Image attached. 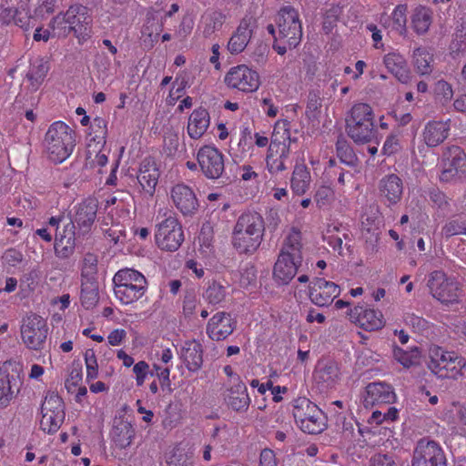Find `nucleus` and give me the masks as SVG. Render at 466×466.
<instances>
[{"instance_id": "f257e3e1", "label": "nucleus", "mask_w": 466, "mask_h": 466, "mask_svg": "<svg viewBox=\"0 0 466 466\" xmlns=\"http://www.w3.org/2000/svg\"><path fill=\"white\" fill-rule=\"evenodd\" d=\"M301 234L292 229L285 238L273 268L274 280L286 285L296 276L302 262Z\"/></svg>"}, {"instance_id": "f03ea898", "label": "nucleus", "mask_w": 466, "mask_h": 466, "mask_svg": "<svg viewBox=\"0 0 466 466\" xmlns=\"http://www.w3.org/2000/svg\"><path fill=\"white\" fill-rule=\"evenodd\" d=\"M264 234V223L258 213L242 214L232 232V245L241 254H252L260 246Z\"/></svg>"}, {"instance_id": "7ed1b4c3", "label": "nucleus", "mask_w": 466, "mask_h": 466, "mask_svg": "<svg viewBox=\"0 0 466 466\" xmlns=\"http://www.w3.org/2000/svg\"><path fill=\"white\" fill-rule=\"evenodd\" d=\"M76 147V134L74 130L63 121H56L47 128L43 147L46 157L60 164L67 159Z\"/></svg>"}, {"instance_id": "20e7f679", "label": "nucleus", "mask_w": 466, "mask_h": 466, "mask_svg": "<svg viewBox=\"0 0 466 466\" xmlns=\"http://www.w3.org/2000/svg\"><path fill=\"white\" fill-rule=\"evenodd\" d=\"M346 122L348 135L355 143H369L375 137L374 112L369 104H355Z\"/></svg>"}, {"instance_id": "39448f33", "label": "nucleus", "mask_w": 466, "mask_h": 466, "mask_svg": "<svg viewBox=\"0 0 466 466\" xmlns=\"http://www.w3.org/2000/svg\"><path fill=\"white\" fill-rule=\"evenodd\" d=\"M113 282L115 296L124 305L139 299L147 287L145 276L133 268L118 270L113 278Z\"/></svg>"}, {"instance_id": "423d86ee", "label": "nucleus", "mask_w": 466, "mask_h": 466, "mask_svg": "<svg viewBox=\"0 0 466 466\" xmlns=\"http://www.w3.org/2000/svg\"><path fill=\"white\" fill-rule=\"evenodd\" d=\"M430 370L441 379L456 380L466 370V360L454 351L433 347L430 351Z\"/></svg>"}, {"instance_id": "0eeeda50", "label": "nucleus", "mask_w": 466, "mask_h": 466, "mask_svg": "<svg viewBox=\"0 0 466 466\" xmlns=\"http://www.w3.org/2000/svg\"><path fill=\"white\" fill-rule=\"evenodd\" d=\"M292 412L298 427L306 433L319 434L326 429L323 411L307 398L297 399Z\"/></svg>"}, {"instance_id": "6e6552de", "label": "nucleus", "mask_w": 466, "mask_h": 466, "mask_svg": "<svg viewBox=\"0 0 466 466\" xmlns=\"http://www.w3.org/2000/svg\"><path fill=\"white\" fill-rule=\"evenodd\" d=\"M427 288L431 297L443 305H453L460 301L461 290L459 282L442 270L430 273Z\"/></svg>"}, {"instance_id": "1a4fd4ad", "label": "nucleus", "mask_w": 466, "mask_h": 466, "mask_svg": "<svg viewBox=\"0 0 466 466\" xmlns=\"http://www.w3.org/2000/svg\"><path fill=\"white\" fill-rule=\"evenodd\" d=\"M278 35L275 38L287 44L289 47H296L302 38V25L297 10L291 6H285L279 10L276 17Z\"/></svg>"}, {"instance_id": "9d476101", "label": "nucleus", "mask_w": 466, "mask_h": 466, "mask_svg": "<svg viewBox=\"0 0 466 466\" xmlns=\"http://www.w3.org/2000/svg\"><path fill=\"white\" fill-rule=\"evenodd\" d=\"M20 333L23 343L28 349L41 350L48 334L47 323L38 315H27L22 320Z\"/></svg>"}, {"instance_id": "9b49d317", "label": "nucleus", "mask_w": 466, "mask_h": 466, "mask_svg": "<svg viewBox=\"0 0 466 466\" xmlns=\"http://www.w3.org/2000/svg\"><path fill=\"white\" fill-rule=\"evenodd\" d=\"M155 239L157 247L166 251H176L184 241V233L178 220L167 216L157 225Z\"/></svg>"}, {"instance_id": "f8f14e48", "label": "nucleus", "mask_w": 466, "mask_h": 466, "mask_svg": "<svg viewBox=\"0 0 466 466\" xmlns=\"http://www.w3.org/2000/svg\"><path fill=\"white\" fill-rule=\"evenodd\" d=\"M40 428L47 433L58 431L65 419L63 400L56 393L46 396L41 407Z\"/></svg>"}, {"instance_id": "ddd939ff", "label": "nucleus", "mask_w": 466, "mask_h": 466, "mask_svg": "<svg viewBox=\"0 0 466 466\" xmlns=\"http://www.w3.org/2000/svg\"><path fill=\"white\" fill-rule=\"evenodd\" d=\"M226 85L243 93H253L260 86V77L256 70L246 65L233 66L225 76Z\"/></svg>"}, {"instance_id": "4468645a", "label": "nucleus", "mask_w": 466, "mask_h": 466, "mask_svg": "<svg viewBox=\"0 0 466 466\" xmlns=\"http://www.w3.org/2000/svg\"><path fill=\"white\" fill-rule=\"evenodd\" d=\"M411 466H446L442 448L434 441L420 439L414 448Z\"/></svg>"}, {"instance_id": "2eb2a0df", "label": "nucleus", "mask_w": 466, "mask_h": 466, "mask_svg": "<svg viewBox=\"0 0 466 466\" xmlns=\"http://www.w3.org/2000/svg\"><path fill=\"white\" fill-rule=\"evenodd\" d=\"M466 176V154L456 146L450 147L443 153L441 181L450 182Z\"/></svg>"}, {"instance_id": "dca6fc26", "label": "nucleus", "mask_w": 466, "mask_h": 466, "mask_svg": "<svg viewBox=\"0 0 466 466\" xmlns=\"http://www.w3.org/2000/svg\"><path fill=\"white\" fill-rule=\"evenodd\" d=\"M198 162L204 176L209 179L221 177L225 171L224 155L214 146L200 147Z\"/></svg>"}, {"instance_id": "f3484780", "label": "nucleus", "mask_w": 466, "mask_h": 466, "mask_svg": "<svg viewBox=\"0 0 466 466\" xmlns=\"http://www.w3.org/2000/svg\"><path fill=\"white\" fill-rule=\"evenodd\" d=\"M97 202L94 198H87L76 205L73 208L71 222L74 228H77L78 234L88 233L96 218Z\"/></svg>"}, {"instance_id": "a211bd4d", "label": "nucleus", "mask_w": 466, "mask_h": 466, "mask_svg": "<svg viewBox=\"0 0 466 466\" xmlns=\"http://www.w3.org/2000/svg\"><path fill=\"white\" fill-rule=\"evenodd\" d=\"M71 33L78 39L79 43L85 42L91 33V18L88 10L81 5H72L67 9Z\"/></svg>"}, {"instance_id": "6ab92c4d", "label": "nucleus", "mask_w": 466, "mask_h": 466, "mask_svg": "<svg viewBox=\"0 0 466 466\" xmlns=\"http://www.w3.org/2000/svg\"><path fill=\"white\" fill-rule=\"evenodd\" d=\"M349 317L350 321L369 331L380 329L385 325L381 311L361 306L351 309Z\"/></svg>"}, {"instance_id": "aec40b11", "label": "nucleus", "mask_w": 466, "mask_h": 466, "mask_svg": "<svg viewBox=\"0 0 466 466\" xmlns=\"http://www.w3.org/2000/svg\"><path fill=\"white\" fill-rule=\"evenodd\" d=\"M340 293L339 287L324 279H317L309 291V299L319 307L329 306Z\"/></svg>"}, {"instance_id": "412c9836", "label": "nucleus", "mask_w": 466, "mask_h": 466, "mask_svg": "<svg viewBox=\"0 0 466 466\" xmlns=\"http://www.w3.org/2000/svg\"><path fill=\"white\" fill-rule=\"evenodd\" d=\"M254 32V22L244 18L230 36L227 48L231 55H238L245 50Z\"/></svg>"}, {"instance_id": "4be33fe9", "label": "nucleus", "mask_w": 466, "mask_h": 466, "mask_svg": "<svg viewBox=\"0 0 466 466\" xmlns=\"http://www.w3.org/2000/svg\"><path fill=\"white\" fill-rule=\"evenodd\" d=\"M171 198L177 208L185 216L192 215L198 208L195 193L186 185L175 186L171 190Z\"/></svg>"}, {"instance_id": "5701e85b", "label": "nucleus", "mask_w": 466, "mask_h": 466, "mask_svg": "<svg viewBox=\"0 0 466 466\" xmlns=\"http://www.w3.org/2000/svg\"><path fill=\"white\" fill-rule=\"evenodd\" d=\"M450 130V120L429 121L423 127L421 137L428 147H435L442 144L447 139Z\"/></svg>"}, {"instance_id": "b1692460", "label": "nucleus", "mask_w": 466, "mask_h": 466, "mask_svg": "<svg viewBox=\"0 0 466 466\" xmlns=\"http://www.w3.org/2000/svg\"><path fill=\"white\" fill-rule=\"evenodd\" d=\"M234 329L231 316L226 312H218L209 319L207 333L213 340H222L228 337Z\"/></svg>"}, {"instance_id": "393cba45", "label": "nucleus", "mask_w": 466, "mask_h": 466, "mask_svg": "<svg viewBox=\"0 0 466 466\" xmlns=\"http://www.w3.org/2000/svg\"><path fill=\"white\" fill-rule=\"evenodd\" d=\"M382 63L387 70L400 82L408 83L410 72L405 57L398 51H390L383 56Z\"/></svg>"}, {"instance_id": "a878e982", "label": "nucleus", "mask_w": 466, "mask_h": 466, "mask_svg": "<svg viewBox=\"0 0 466 466\" xmlns=\"http://www.w3.org/2000/svg\"><path fill=\"white\" fill-rule=\"evenodd\" d=\"M395 393L390 385L383 382H373L366 387L364 402L366 406L390 404L395 400Z\"/></svg>"}, {"instance_id": "bb28decb", "label": "nucleus", "mask_w": 466, "mask_h": 466, "mask_svg": "<svg viewBox=\"0 0 466 466\" xmlns=\"http://www.w3.org/2000/svg\"><path fill=\"white\" fill-rule=\"evenodd\" d=\"M407 11L406 5H398L390 15H381L380 23L382 27L389 30V33L395 32L399 35L405 36L407 34Z\"/></svg>"}, {"instance_id": "cd10ccee", "label": "nucleus", "mask_w": 466, "mask_h": 466, "mask_svg": "<svg viewBox=\"0 0 466 466\" xmlns=\"http://www.w3.org/2000/svg\"><path fill=\"white\" fill-rule=\"evenodd\" d=\"M225 400L229 407L236 411H245L250 404L246 385L240 378H235V385H230L227 390Z\"/></svg>"}, {"instance_id": "c85d7f7f", "label": "nucleus", "mask_w": 466, "mask_h": 466, "mask_svg": "<svg viewBox=\"0 0 466 466\" xmlns=\"http://www.w3.org/2000/svg\"><path fill=\"white\" fill-rule=\"evenodd\" d=\"M75 235L74 225L71 224L65 225L61 231L56 233L54 248L57 257L66 258L74 253Z\"/></svg>"}, {"instance_id": "c756f323", "label": "nucleus", "mask_w": 466, "mask_h": 466, "mask_svg": "<svg viewBox=\"0 0 466 466\" xmlns=\"http://www.w3.org/2000/svg\"><path fill=\"white\" fill-rule=\"evenodd\" d=\"M379 191L390 205L397 204L403 193L402 181L395 174L387 175L380 180Z\"/></svg>"}, {"instance_id": "7c9ffc66", "label": "nucleus", "mask_w": 466, "mask_h": 466, "mask_svg": "<svg viewBox=\"0 0 466 466\" xmlns=\"http://www.w3.org/2000/svg\"><path fill=\"white\" fill-rule=\"evenodd\" d=\"M203 349L197 340L186 341L180 350V358L190 371L198 370L203 363Z\"/></svg>"}, {"instance_id": "2f4dec72", "label": "nucleus", "mask_w": 466, "mask_h": 466, "mask_svg": "<svg viewBox=\"0 0 466 466\" xmlns=\"http://www.w3.org/2000/svg\"><path fill=\"white\" fill-rule=\"evenodd\" d=\"M210 124L208 112L202 107L193 110L187 123V134L193 139L200 138Z\"/></svg>"}, {"instance_id": "473e14b6", "label": "nucleus", "mask_w": 466, "mask_h": 466, "mask_svg": "<svg viewBox=\"0 0 466 466\" xmlns=\"http://www.w3.org/2000/svg\"><path fill=\"white\" fill-rule=\"evenodd\" d=\"M314 378L322 389L332 388L339 380V367L332 361L321 363L316 369Z\"/></svg>"}, {"instance_id": "72a5a7b5", "label": "nucleus", "mask_w": 466, "mask_h": 466, "mask_svg": "<svg viewBox=\"0 0 466 466\" xmlns=\"http://www.w3.org/2000/svg\"><path fill=\"white\" fill-rule=\"evenodd\" d=\"M411 63L419 75H430L432 71L433 56L429 48L419 46L412 51Z\"/></svg>"}, {"instance_id": "f704fd0d", "label": "nucleus", "mask_w": 466, "mask_h": 466, "mask_svg": "<svg viewBox=\"0 0 466 466\" xmlns=\"http://www.w3.org/2000/svg\"><path fill=\"white\" fill-rule=\"evenodd\" d=\"M310 182L311 177L308 168L303 165L296 166L290 180L292 191L298 196L304 195L309 188Z\"/></svg>"}, {"instance_id": "c9c22d12", "label": "nucleus", "mask_w": 466, "mask_h": 466, "mask_svg": "<svg viewBox=\"0 0 466 466\" xmlns=\"http://www.w3.org/2000/svg\"><path fill=\"white\" fill-rule=\"evenodd\" d=\"M159 173L152 163H144L139 170L137 180L143 190L150 195L153 194L157 183Z\"/></svg>"}, {"instance_id": "e433bc0d", "label": "nucleus", "mask_w": 466, "mask_h": 466, "mask_svg": "<svg viewBox=\"0 0 466 466\" xmlns=\"http://www.w3.org/2000/svg\"><path fill=\"white\" fill-rule=\"evenodd\" d=\"M225 16L217 11L206 12L200 19L198 28L203 36L210 37L215 32L218 31L224 23Z\"/></svg>"}, {"instance_id": "4c0bfd02", "label": "nucleus", "mask_w": 466, "mask_h": 466, "mask_svg": "<svg viewBox=\"0 0 466 466\" xmlns=\"http://www.w3.org/2000/svg\"><path fill=\"white\" fill-rule=\"evenodd\" d=\"M111 434L116 445L125 449L132 443L135 437V430L128 421L121 420L114 426Z\"/></svg>"}, {"instance_id": "58836bf2", "label": "nucleus", "mask_w": 466, "mask_h": 466, "mask_svg": "<svg viewBox=\"0 0 466 466\" xmlns=\"http://www.w3.org/2000/svg\"><path fill=\"white\" fill-rule=\"evenodd\" d=\"M281 147H285V150L289 151L290 132L289 124L286 121L279 120L275 124L268 148L280 149Z\"/></svg>"}, {"instance_id": "ea45409f", "label": "nucleus", "mask_w": 466, "mask_h": 466, "mask_svg": "<svg viewBox=\"0 0 466 466\" xmlns=\"http://www.w3.org/2000/svg\"><path fill=\"white\" fill-rule=\"evenodd\" d=\"M289 151L285 147L280 149L268 148L266 162L267 167L271 174L279 173L287 168V161L289 160Z\"/></svg>"}, {"instance_id": "a19ab883", "label": "nucleus", "mask_w": 466, "mask_h": 466, "mask_svg": "<svg viewBox=\"0 0 466 466\" xmlns=\"http://www.w3.org/2000/svg\"><path fill=\"white\" fill-rule=\"evenodd\" d=\"M432 22V13L424 6H418L411 15V26L418 35L428 32Z\"/></svg>"}, {"instance_id": "79ce46f5", "label": "nucleus", "mask_w": 466, "mask_h": 466, "mask_svg": "<svg viewBox=\"0 0 466 466\" xmlns=\"http://www.w3.org/2000/svg\"><path fill=\"white\" fill-rule=\"evenodd\" d=\"M228 287L215 279L209 280L203 293V299L210 305H218L224 301Z\"/></svg>"}, {"instance_id": "37998d69", "label": "nucleus", "mask_w": 466, "mask_h": 466, "mask_svg": "<svg viewBox=\"0 0 466 466\" xmlns=\"http://www.w3.org/2000/svg\"><path fill=\"white\" fill-rule=\"evenodd\" d=\"M48 69L47 64L43 61H37L31 66L26 78L30 82L32 90L35 91L39 88L47 75Z\"/></svg>"}, {"instance_id": "c03bdc74", "label": "nucleus", "mask_w": 466, "mask_h": 466, "mask_svg": "<svg viewBox=\"0 0 466 466\" xmlns=\"http://www.w3.org/2000/svg\"><path fill=\"white\" fill-rule=\"evenodd\" d=\"M393 357L404 368H410L419 364L420 352L416 347L409 350L395 347L393 350Z\"/></svg>"}, {"instance_id": "a18cd8bd", "label": "nucleus", "mask_w": 466, "mask_h": 466, "mask_svg": "<svg viewBox=\"0 0 466 466\" xmlns=\"http://www.w3.org/2000/svg\"><path fill=\"white\" fill-rule=\"evenodd\" d=\"M81 301L86 309H91L96 305L98 288L96 281H82Z\"/></svg>"}, {"instance_id": "49530a36", "label": "nucleus", "mask_w": 466, "mask_h": 466, "mask_svg": "<svg viewBox=\"0 0 466 466\" xmlns=\"http://www.w3.org/2000/svg\"><path fill=\"white\" fill-rule=\"evenodd\" d=\"M54 36L65 37L71 33L67 11L65 14H58L49 25Z\"/></svg>"}, {"instance_id": "de8ad7c7", "label": "nucleus", "mask_w": 466, "mask_h": 466, "mask_svg": "<svg viewBox=\"0 0 466 466\" xmlns=\"http://www.w3.org/2000/svg\"><path fill=\"white\" fill-rule=\"evenodd\" d=\"M97 258L96 255L87 253L83 259L82 281H96L97 273Z\"/></svg>"}, {"instance_id": "09e8293b", "label": "nucleus", "mask_w": 466, "mask_h": 466, "mask_svg": "<svg viewBox=\"0 0 466 466\" xmlns=\"http://www.w3.org/2000/svg\"><path fill=\"white\" fill-rule=\"evenodd\" d=\"M12 399L10 376L6 371L0 370V409L7 407Z\"/></svg>"}, {"instance_id": "8fccbe9b", "label": "nucleus", "mask_w": 466, "mask_h": 466, "mask_svg": "<svg viewBox=\"0 0 466 466\" xmlns=\"http://www.w3.org/2000/svg\"><path fill=\"white\" fill-rule=\"evenodd\" d=\"M91 130L95 134L93 140L96 142L95 147H103L106 144L107 133L106 121L103 117L94 118L91 124Z\"/></svg>"}, {"instance_id": "3c124183", "label": "nucleus", "mask_w": 466, "mask_h": 466, "mask_svg": "<svg viewBox=\"0 0 466 466\" xmlns=\"http://www.w3.org/2000/svg\"><path fill=\"white\" fill-rule=\"evenodd\" d=\"M92 145H88L87 160L92 167H103L107 164V154L101 151L102 147L91 149Z\"/></svg>"}, {"instance_id": "603ef678", "label": "nucleus", "mask_w": 466, "mask_h": 466, "mask_svg": "<svg viewBox=\"0 0 466 466\" xmlns=\"http://www.w3.org/2000/svg\"><path fill=\"white\" fill-rule=\"evenodd\" d=\"M314 200L319 208L329 206L334 200V191L329 186H320L316 190Z\"/></svg>"}, {"instance_id": "864d4df0", "label": "nucleus", "mask_w": 466, "mask_h": 466, "mask_svg": "<svg viewBox=\"0 0 466 466\" xmlns=\"http://www.w3.org/2000/svg\"><path fill=\"white\" fill-rule=\"evenodd\" d=\"M85 364L86 370V380H93L98 376V364L95 351L87 350L85 352Z\"/></svg>"}, {"instance_id": "5fc2aeb1", "label": "nucleus", "mask_w": 466, "mask_h": 466, "mask_svg": "<svg viewBox=\"0 0 466 466\" xmlns=\"http://www.w3.org/2000/svg\"><path fill=\"white\" fill-rule=\"evenodd\" d=\"M337 154L341 162L349 166H351L355 163V154L345 141L339 140L337 142Z\"/></svg>"}, {"instance_id": "6e6d98bb", "label": "nucleus", "mask_w": 466, "mask_h": 466, "mask_svg": "<svg viewBox=\"0 0 466 466\" xmlns=\"http://www.w3.org/2000/svg\"><path fill=\"white\" fill-rule=\"evenodd\" d=\"M442 234L446 238L461 234L466 235V223L459 219L451 220L442 228Z\"/></svg>"}, {"instance_id": "4d7b16f0", "label": "nucleus", "mask_w": 466, "mask_h": 466, "mask_svg": "<svg viewBox=\"0 0 466 466\" xmlns=\"http://www.w3.org/2000/svg\"><path fill=\"white\" fill-rule=\"evenodd\" d=\"M154 25H146L142 30L143 42L147 47H152L154 44L157 41L159 32L161 30V26L156 25V28H153Z\"/></svg>"}, {"instance_id": "13d9d810", "label": "nucleus", "mask_w": 466, "mask_h": 466, "mask_svg": "<svg viewBox=\"0 0 466 466\" xmlns=\"http://www.w3.org/2000/svg\"><path fill=\"white\" fill-rule=\"evenodd\" d=\"M268 53L269 49L268 45L260 43L254 48L250 57L258 66H263L268 61Z\"/></svg>"}, {"instance_id": "bf43d9fd", "label": "nucleus", "mask_w": 466, "mask_h": 466, "mask_svg": "<svg viewBox=\"0 0 466 466\" xmlns=\"http://www.w3.org/2000/svg\"><path fill=\"white\" fill-rule=\"evenodd\" d=\"M57 0H39L35 9V16L45 18L55 11Z\"/></svg>"}, {"instance_id": "052dcab7", "label": "nucleus", "mask_w": 466, "mask_h": 466, "mask_svg": "<svg viewBox=\"0 0 466 466\" xmlns=\"http://www.w3.org/2000/svg\"><path fill=\"white\" fill-rule=\"evenodd\" d=\"M404 322L406 325L411 327L415 331H421L427 326V321L420 317L415 315L414 313H405L404 315Z\"/></svg>"}, {"instance_id": "680f3d73", "label": "nucleus", "mask_w": 466, "mask_h": 466, "mask_svg": "<svg viewBox=\"0 0 466 466\" xmlns=\"http://www.w3.org/2000/svg\"><path fill=\"white\" fill-rule=\"evenodd\" d=\"M400 148L399 135L390 134L385 140L383 145V152L386 155H392Z\"/></svg>"}, {"instance_id": "e2e57ef3", "label": "nucleus", "mask_w": 466, "mask_h": 466, "mask_svg": "<svg viewBox=\"0 0 466 466\" xmlns=\"http://www.w3.org/2000/svg\"><path fill=\"white\" fill-rule=\"evenodd\" d=\"M165 149L169 156H173L178 149L179 137L176 133H168L164 138Z\"/></svg>"}, {"instance_id": "0e129e2a", "label": "nucleus", "mask_w": 466, "mask_h": 466, "mask_svg": "<svg viewBox=\"0 0 466 466\" xmlns=\"http://www.w3.org/2000/svg\"><path fill=\"white\" fill-rule=\"evenodd\" d=\"M22 13L18 12V10L13 6H2L0 13V20L5 25H10L14 23L15 17Z\"/></svg>"}, {"instance_id": "69168bd1", "label": "nucleus", "mask_w": 466, "mask_h": 466, "mask_svg": "<svg viewBox=\"0 0 466 466\" xmlns=\"http://www.w3.org/2000/svg\"><path fill=\"white\" fill-rule=\"evenodd\" d=\"M3 258L9 266L15 267L22 262L23 254L16 249L10 248L5 252Z\"/></svg>"}, {"instance_id": "338daca9", "label": "nucleus", "mask_w": 466, "mask_h": 466, "mask_svg": "<svg viewBox=\"0 0 466 466\" xmlns=\"http://www.w3.org/2000/svg\"><path fill=\"white\" fill-rule=\"evenodd\" d=\"M259 466H279L273 451L265 449L261 451Z\"/></svg>"}, {"instance_id": "774afa93", "label": "nucleus", "mask_w": 466, "mask_h": 466, "mask_svg": "<svg viewBox=\"0 0 466 466\" xmlns=\"http://www.w3.org/2000/svg\"><path fill=\"white\" fill-rule=\"evenodd\" d=\"M373 466H395V460L390 454L378 453L372 458Z\"/></svg>"}]
</instances>
